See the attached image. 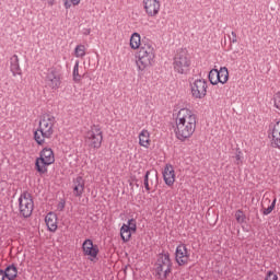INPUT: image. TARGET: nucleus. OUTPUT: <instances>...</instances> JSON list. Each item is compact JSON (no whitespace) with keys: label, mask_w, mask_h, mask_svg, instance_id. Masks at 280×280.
<instances>
[{"label":"nucleus","mask_w":280,"mask_h":280,"mask_svg":"<svg viewBox=\"0 0 280 280\" xmlns=\"http://www.w3.org/2000/svg\"><path fill=\"white\" fill-rule=\"evenodd\" d=\"M85 47L84 45H78L74 49V54L77 58H84L86 56V52L84 51Z\"/></svg>","instance_id":"nucleus-27"},{"label":"nucleus","mask_w":280,"mask_h":280,"mask_svg":"<svg viewBox=\"0 0 280 280\" xmlns=\"http://www.w3.org/2000/svg\"><path fill=\"white\" fill-rule=\"evenodd\" d=\"M56 163V156L51 148H44L35 160V170L38 174H47V167Z\"/></svg>","instance_id":"nucleus-4"},{"label":"nucleus","mask_w":280,"mask_h":280,"mask_svg":"<svg viewBox=\"0 0 280 280\" xmlns=\"http://www.w3.org/2000/svg\"><path fill=\"white\" fill-rule=\"evenodd\" d=\"M54 135V117H44L39 120L38 129L34 131V139L37 145H43L45 139H51Z\"/></svg>","instance_id":"nucleus-3"},{"label":"nucleus","mask_w":280,"mask_h":280,"mask_svg":"<svg viewBox=\"0 0 280 280\" xmlns=\"http://www.w3.org/2000/svg\"><path fill=\"white\" fill-rule=\"evenodd\" d=\"M82 252L85 257H91V261H93V259H97V255H100V246L93 244V240L86 238L82 244Z\"/></svg>","instance_id":"nucleus-10"},{"label":"nucleus","mask_w":280,"mask_h":280,"mask_svg":"<svg viewBox=\"0 0 280 280\" xmlns=\"http://www.w3.org/2000/svg\"><path fill=\"white\" fill-rule=\"evenodd\" d=\"M72 78H73V82H75L77 84H79V82H82V75L80 74V61H75V65L72 71Z\"/></svg>","instance_id":"nucleus-23"},{"label":"nucleus","mask_w":280,"mask_h":280,"mask_svg":"<svg viewBox=\"0 0 280 280\" xmlns=\"http://www.w3.org/2000/svg\"><path fill=\"white\" fill-rule=\"evenodd\" d=\"M217 75L221 81L219 83L226 84L229 82V68L222 67L220 70H217Z\"/></svg>","instance_id":"nucleus-22"},{"label":"nucleus","mask_w":280,"mask_h":280,"mask_svg":"<svg viewBox=\"0 0 280 280\" xmlns=\"http://www.w3.org/2000/svg\"><path fill=\"white\" fill-rule=\"evenodd\" d=\"M66 205H67V200L60 199L59 203L57 205L58 211H65Z\"/></svg>","instance_id":"nucleus-31"},{"label":"nucleus","mask_w":280,"mask_h":280,"mask_svg":"<svg viewBox=\"0 0 280 280\" xmlns=\"http://www.w3.org/2000/svg\"><path fill=\"white\" fill-rule=\"evenodd\" d=\"M72 5H80V0H70Z\"/></svg>","instance_id":"nucleus-36"},{"label":"nucleus","mask_w":280,"mask_h":280,"mask_svg":"<svg viewBox=\"0 0 280 280\" xmlns=\"http://www.w3.org/2000/svg\"><path fill=\"white\" fill-rule=\"evenodd\" d=\"M4 275H9L12 278H7L8 280H15L19 277V268L15 264H11L3 269Z\"/></svg>","instance_id":"nucleus-20"},{"label":"nucleus","mask_w":280,"mask_h":280,"mask_svg":"<svg viewBox=\"0 0 280 280\" xmlns=\"http://www.w3.org/2000/svg\"><path fill=\"white\" fill-rule=\"evenodd\" d=\"M126 226H128L133 233H137V220L129 219Z\"/></svg>","instance_id":"nucleus-29"},{"label":"nucleus","mask_w":280,"mask_h":280,"mask_svg":"<svg viewBox=\"0 0 280 280\" xmlns=\"http://www.w3.org/2000/svg\"><path fill=\"white\" fill-rule=\"evenodd\" d=\"M173 67L176 73H180L182 75H187L191 67V60H189V58L187 57V54L179 52L174 57Z\"/></svg>","instance_id":"nucleus-7"},{"label":"nucleus","mask_w":280,"mask_h":280,"mask_svg":"<svg viewBox=\"0 0 280 280\" xmlns=\"http://www.w3.org/2000/svg\"><path fill=\"white\" fill-rule=\"evenodd\" d=\"M45 222L50 233H56V231H58V214L55 212H48L45 217Z\"/></svg>","instance_id":"nucleus-16"},{"label":"nucleus","mask_w":280,"mask_h":280,"mask_svg":"<svg viewBox=\"0 0 280 280\" xmlns=\"http://www.w3.org/2000/svg\"><path fill=\"white\" fill-rule=\"evenodd\" d=\"M139 144L142 148H150V132L143 129L139 135Z\"/></svg>","instance_id":"nucleus-21"},{"label":"nucleus","mask_w":280,"mask_h":280,"mask_svg":"<svg viewBox=\"0 0 280 280\" xmlns=\"http://www.w3.org/2000/svg\"><path fill=\"white\" fill-rule=\"evenodd\" d=\"M63 5L66 10H69V8H71V2H69V0H63Z\"/></svg>","instance_id":"nucleus-34"},{"label":"nucleus","mask_w":280,"mask_h":280,"mask_svg":"<svg viewBox=\"0 0 280 280\" xmlns=\"http://www.w3.org/2000/svg\"><path fill=\"white\" fill-rule=\"evenodd\" d=\"M10 65H11L10 66L11 72L13 73L14 77L22 74L21 65L19 63V56L13 55L10 58Z\"/></svg>","instance_id":"nucleus-18"},{"label":"nucleus","mask_w":280,"mask_h":280,"mask_svg":"<svg viewBox=\"0 0 280 280\" xmlns=\"http://www.w3.org/2000/svg\"><path fill=\"white\" fill-rule=\"evenodd\" d=\"M235 159L236 165H240V163H243L244 161V158L242 156V152L240 151V149L236 150Z\"/></svg>","instance_id":"nucleus-30"},{"label":"nucleus","mask_w":280,"mask_h":280,"mask_svg":"<svg viewBox=\"0 0 280 280\" xmlns=\"http://www.w3.org/2000/svg\"><path fill=\"white\" fill-rule=\"evenodd\" d=\"M170 265H172V258H170V253H160L159 258L155 262V277H158V279H161V272H163V267Z\"/></svg>","instance_id":"nucleus-13"},{"label":"nucleus","mask_w":280,"mask_h":280,"mask_svg":"<svg viewBox=\"0 0 280 280\" xmlns=\"http://www.w3.org/2000/svg\"><path fill=\"white\" fill-rule=\"evenodd\" d=\"M235 220L237 224H244V222H246V214H244V210L242 209L236 210Z\"/></svg>","instance_id":"nucleus-25"},{"label":"nucleus","mask_w":280,"mask_h":280,"mask_svg":"<svg viewBox=\"0 0 280 280\" xmlns=\"http://www.w3.org/2000/svg\"><path fill=\"white\" fill-rule=\"evenodd\" d=\"M102 141H104V132H102V128L100 125H93L85 133V142L89 148L100 150L102 148Z\"/></svg>","instance_id":"nucleus-5"},{"label":"nucleus","mask_w":280,"mask_h":280,"mask_svg":"<svg viewBox=\"0 0 280 280\" xmlns=\"http://www.w3.org/2000/svg\"><path fill=\"white\" fill-rule=\"evenodd\" d=\"M143 185L147 191H151L152 187H159V173L156 171H147L144 174Z\"/></svg>","instance_id":"nucleus-12"},{"label":"nucleus","mask_w":280,"mask_h":280,"mask_svg":"<svg viewBox=\"0 0 280 280\" xmlns=\"http://www.w3.org/2000/svg\"><path fill=\"white\" fill-rule=\"evenodd\" d=\"M196 132V114L189 108H182L176 118L175 135L179 141L189 139Z\"/></svg>","instance_id":"nucleus-2"},{"label":"nucleus","mask_w":280,"mask_h":280,"mask_svg":"<svg viewBox=\"0 0 280 280\" xmlns=\"http://www.w3.org/2000/svg\"><path fill=\"white\" fill-rule=\"evenodd\" d=\"M83 34L84 36H89V34H91V28H84Z\"/></svg>","instance_id":"nucleus-35"},{"label":"nucleus","mask_w":280,"mask_h":280,"mask_svg":"<svg viewBox=\"0 0 280 280\" xmlns=\"http://www.w3.org/2000/svg\"><path fill=\"white\" fill-rule=\"evenodd\" d=\"M4 272L3 269H0V280L12 279V276Z\"/></svg>","instance_id":"nucleus-32"},{"label":"nucleus","mask_w":280,"mask_h":280,"mask_svg":"<svg viewBox=\"0 0 280 280\" xmlns=\"http://www.w3.org/2000/svg\"><path fill=\"white\" fill-rule=\"evenodd\" d=\"M275 207H277L276 197L273 198L271 205L268 208H264L262 215H270V213H272V211H275Z\"/></svg>","instance_id":"nucleus-26"},{"label":"nucleus","mask_w":280,"mask_h":280,"mask_svg":"<svg viewBox=\"0 0 280 280\" xmlns=\"http://www.w3.org/2000/svg\"><path fill=\"white\" fill-rule=\"evenodd\" d=\"M46 80L50 89H60V84H62V81H60V70L54 67L48 69Z\"/></svg>","instance_id":"nucleus-11"},{"label":"nucleus","mask_w":280,"mask_h":280,"mask_svg":"<svg viewBox=\"0 0 280 280\" xmlns=\"http://www.w3.org/2000/svg\"><path fill=\"white\" fill-rule=\"evenodd\" d=\"M189 257H191V254H189L187 245L179 244L175 250V261L177 266H187L189 264Z\"/></svg>","instance_id":"nucleus-9"},{"label":"nucleus","mask_w":280,"mask_h":280,"mask_svg":"<svg viewBox=\"0 0 280 280\" xmlns=\"http://www.w3.org/2000/svg\"><path fill=\"white\" fill-rule=\"evenodd\" d=\"M73 192L75 198H80L84 194L85 182L82 176L73 179Z\"/></svg>","instance_id":"nucleus-17"},{"label":"nucleus","mask_w":280,"mask_h":280,"mask_svg":"<svg viewBox=\"0 0 280 280\" xmlns=\"http://www.w3.org/2000/svg\"><path fill=\"white\" fill-rule=\"evenodd\" d=\"M20 215L24 218H31L34 211V199L32 194L24 191L19 198Z\"/></svg>","instance_id":"nucleus-6"},{"label":"nucleus","mask_w":280,"mask_h":280,"mask_svg":"<svg viewBox=\"0 0 280 280\" xmlns=\"http://www.w3.org/2000/svg\"><path fill=\"white\" fill-rule=\"evenodd\" d=\"M130 47L131 49H139L136 65L140 71H143L147 67H152V62H154L155 58L154 47L143 39L141 42V35L139 33L131 35Z\"/></svg>","instance_id":"nucleus-1"},{"label":"nucleus","mask_w":280,"mask_h":280,"mask_svg":"<svg viewBox=\"0 0 280 280\" xmlns=\"http://www.w3.org/2000/svg\"><path fill=\"white\" fill-rule=\"evenodd\" d=\"M207 81L203 79H197L190 83L191 95L195 100H205L207 97Z\"/></svg>","instance_id":"nucleus-8"},{"label":"nucleus","mask_w":280,"mask_h":280,"mask_svg":"<svg viewBox=\"0 0 280 280\" xmlns=\"http://www.w3.org/2000/svg\"><path fill=\"white\" fill-rule=\"evenodd\" d=\"M172 267H173V262L171 265H167L166 269L164 270V273L161 272V278H159V279H161V280L167 279V277H170V275L172 273Z\"/></svg>","instance_id":"nucleus-28"},{"label":"nucleus","mask_w":280,"mask_h":280,"mask_svg":"<svg viewBox=\"0 0 280 280\" xmlns=\"http://www.w3.org/2000/svg\"><path fill=\"white\" fill-rule=\"evenodd\" d=\"M162 174L165 185H167V187H172V185H174L176 180V173L174 172V166H172V164H166Z\"/></svg>","instance_id":"nucleus-15"},{"label":"nucleus","mask_w":280,"mask_h":280,"mask_svg":"<svg viewBox=\"0 0 280 280\" xmlns=\"http://www.w3.org/2000/svg\"><path fill=\"white\" fill-rule=\"evenodd\" d=\"M208 79L210 84H212L213 86H215V84H220V77H218V69H212L210 70L209 74H208Z\"/></svg>","instance_id":"nucleus-24"},{"label":"nucleus","mask_w":280,"mask_h":280,"mask_svg":"<svg viewBox=\"0 0 280 280\" xmlns=\"http://www.w3.org/2000/svg\"><path fill=\"white\" fill-rule=\"evenodd\" d=\"M243 231H246V233H248V230H246V228L242 226Z\"/></svg>","instance_id":"nucleus-37"},{"label":"nucleus","mask_w":280,"mask_h":280,"mask_svg":"<svg viewBox=\"0 0 280 280\" xmlns=\"http://www.w3.org/2000/svg\"><path fill=\"white\" fill-rule=\"evenodd\" d=\"M265 202H270V199L266 198V199H265Z\"/></svg>","instance_id":"nucleus-38"},{"label":"nucleus","mask_w":280,"mask_h":280,"mask_svg":"<svg viewBox=\"0 0 280 280\" xmlns=\"http://www.w3.org/2000/svg\"><path fill=\"white\" fill-rule=\"evenodd\" d=\"M132 233H135V232L131 231L130 228L128 225H126V223H124L121 225V228H120V240H122L124 244H127V242L129 240H131Z\"/></svg>","instance_id":"nucleus-19"},{"label":"nucleus","mask_w":280,"mask_h":280,"mask_svg":"<svg viewBox=\"0 0 280 280\" xmlns=\"http://www.w3.org/2000/svg\"><path fill=\"white\" fill-rule=\"evenodd\" d=\"M231 43H237V34L232 32V38H230Z\"/></svg>","instance_id":"nucleus-33"},{"label":"nucleus","mask_w":280,"mask_h":280,"mask_svg":"<svg viewBox=\"0 0 280 280\" xmlns=\"http://www.w3.org/2000/svg\"><path fill=\"white\" fill-rule=\"evenodd\" d=\"M143 4L148 16H156L161 10V1L159 0H143Z\"/></svg>","instance_id":"nucleus-14"}]
</instances>
